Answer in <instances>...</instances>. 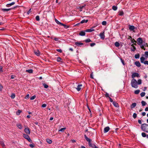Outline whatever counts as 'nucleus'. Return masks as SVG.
I'll use <instances>...</instances> for the list:
<instances>
[{
  "label": "nucleus",
  "instance_id": "obj_25",
  "mask_svg": "<svg viewBox=\"0 0 148 148\" xmlns=\"http://www.w3.org/2000/svg\"><path fill=\"white\" fill-rule=\"evenodd\" d=\"M0 144L3 148H5V145L3 141H0Z\"/></svg>",
  "mask_w": 148,
  "mask_h": 148
},
{
  "label": "nucleus",
  "instance_id": "obj_19",
  "mask_svg": "<svg viewBox=\"0 0 148 148\" xmlns=\"http://www.w3.org/2000/svg\"><path fill=\"white\" fill-rule=\"evenodd\" d=\"M136 103H132L131 106V108L132 109L134 108L136 106Z\"/></svg>",
  "mask_w": 148,
  "mask_h": 148
},
{
  "label": "nucleus",
  "instance_id": "obj_22",
  "mask_svg": "<svg viewBox=\"0 0 148 148\" xmlns=\"http://www.w3.org/2000/svg\"><path fill=\"white\" fill-rule=\"evenodd\" d=\"M145 59L143 57H141L140 58V62L141 63H143L144 62Z\"/></svg>",
  "mask_w": 148,
  "mask_h": 148
},
{
  "label": "nucleus",
  "instance_id": "obj_57",
  "mask_svg": "<svg viewBox=\"0 0 148 148\" xmlns=\"http://www.w3.org/2000/svg\"><path fill=\"white\" fill-rule=\"evenodd\" d=\"M47 106V105L46 104H43L42 106V107L43 108H45Z\"/></svg>",
  "mask_w": 148,
  "mask_h": 148
},
{
  "label": "nucleus",
  "instance_id": "obj_63",
  "mask_svg": "<svg viewBox=\"0 0 148 148\" xmlns=\"http://www.w3.org/2000/svg\"><path fill=\"white\" fill-rule=\"evenodd\" d=\"M109 99H110V101L111 102H113V101L112 100V99L110 97H109Z\"/></svg>",
  "mask_w": 148,
  "mask_h": 148
},
{
  "label": "nucleus",
  "instance_id": "obj_28",
  "mask_svg": "<svg viewBox=\"0 0 148 148\" xmlns=\"http://www.w3.org/2000/svg\"><path fill=\"white\" fill-rule=\"evenodd\" d=\"M66 129V127L62 128L60 130H58V132H64V130Z\"/></svg>",
  "mask_w": 148,
  "mask_h": 148
},
{
  "label": "nucleus",
  "instance_id": "obj_3",
  "mask_svg": "<svg viewBox=\"0 0 148 148\" xmlns=\"http://www.w3.org/2000/svg\"><path fill=\"white\" fill-rule=\"evenodd\" d=\"M141 129L143 131L148 133V124L145 123L142 124Z\"/></svg>",
  "mask_w": 148,
  "mask_h": 148
},
{
  "label": "nucleus",
  "instance_id": "obj_51",
  "mask_svg": "<svg viewBox=\"0 0 148 148\" xmlns=\"http://www.w3.org/2000/svg\"><path fill=\"white\" fill-rule=\"evenodd\" d=\"M95 45V43H90V46L91 47H92L94 46Z\"/></svg>",
  "mask_w": 148,
  "mask_h": 148
},
{
  "label": "nucleus",
  "instance_id": "obj_29",
  "mask_svg": "<svg viewBox=\"0 0 148 148\" xmlns=\"http://www.w3.org/2000/svg\"><path fill=\"white\" fill-rule=\"evenodd\" d=\"M140 45V47L141 49H143L144 50H145V48L144 47V46H145V44H143V45L141 44V45Z\"/></svg>",
  "mask_w": 148,
  "mask_h": 148
},
{
  "label": "nucleus",
  "instance_id": "obj_16",
  "mask_svg": "<svg viewBox=\"0 0 148 148\" xmlns=\"http://www.w3.org/2000/svg\"><path fill=\"white\" fill-rule=\"evenodd\" d=\"M113 104L114 105V106L118 108L119 107V104L117 103L114 101L113 102Z\"/></svg>",
  "mask_w": 148,
  "mask_h": 148
},
{
  "label": "nucleus",
  "instance_id": "obj_5",
  "mask_svg": "<svg viewBox=\"0 0 148 148\" xmlns=\"http://www.w3.org/2000/svg\"><path fill=\"white\" fill-rule=\"evenodd\" d=\"M136 77H140V76L139 74L137 73H133L132 75V77L133 79Z\"/></svg>",
  "mask_w": 148,
  "mask_h": 148
},
{
  "label": "nucleus",
  "instance_id": "obj_9",
  "mask_svg": "<svg viewBox=\"0 0 148 148\" xmlns=\"http://www.w3.org/2000/svg\"><path fill=\"white\" fill-rule=\"evenodd\" d=\"M99 36L101 39L103 40L105 37L104 32L100 33L99 34Z\"/></svg>",
  "mask_w": 148,
  "mask_h": 148
},
{
  "label": "nucleus",
  "instance_id": "obj_15",
  "mask_svg": "<svg viewBox=\"0 0 148 148\" xmlns=\"http://www.w3.org/2000/svg\"><path fill=\"white\" fill-rule=\"evenodd\" d=\"M135 65L138 67H140L141 66L140 62L139 61H136L135 62Z\"/></svg>",
  "mask_w": 148,
  "mask_h": 148
},
{
  "label": "nucleus",
  "instance_id": "obj_12",
  "mask_svg": "<svg viewBox=\"0 0 148 148\" xmlns=\"http://www.w3.org/2000/svg\"><path fill=\"white\" fill-rule=\"evenodd\" d=\"M85 32H86L85 31H81L79 32V35H80L81 36H84L86 34Z\"/></svg>",
  "mask_w": 148,
  "mask_h": 148
},
{
  "label": "nucleus",
  "instance_id": "obj_61",
  "mask_svg": "<svg viewBox=\"0 0 148 148\" xmlns=\"http://www.w3.org/2000/svg\"><path fill=\"white\" fill-rule=\"evenodd\" d=\"M2 69H3V67H2V66H0V71H1V72L3 71Z\"/></svg>",
  "mask_w": 148,
  "mask_h": 148
},
{
  "label": "nucleus",
  "instance_id": "obj_17",
  "mask_svg": "<svg viewBox=\"0 0 148 148\" xmlns=\"http://www.w3.org/2000/svg\"><path fill=\"white\" fill-rule=\"evenodd\" d=\"M15 4V2H12V3H8L6 4V6L7 7H9L11 6L14 5Z\"/></svg>",
  "mask_w": 148,
  "mask_h": 148
},
{
  "label": "nucleus",
  "instance_id": "obj_27",
  "mask_svg": "<svg viewBox=\"0 0 148 148\" xmlns=\"http://www.w3.org/2000/svg\"><path fill=\"white\" fill-rule=\"evenodd\" d=\"M17 126L20 129L22 128V125L18 123L16 124Z\"/></svg>",
  "mask_w": 148,
  "mask_h": 148
},
{
  "label": "nucleus",
  "instance_id": "obj_55",
  "mask_svg": "<svg viewBox=\"0 0 148 148\" xmlns=\"http://www.w3.org/2000/svg\"><path fill=\"white\" fill-rule=\"evenodd\" d=\"M105 96H106V97H108V98H109V97H110L109 96V95L108 93H106L105 95Z\"/></svg>",
  "mask_w": 148,
  "mask_h": 148
},
{
  "label": "nucleus",
  "instance_id": "obj_8",
  "mask_svg": "<svg viewBox=\"0 0 148 148\" xmlns=\"http://www.w3.org/2000/svg\"><path fill=\"white\" fill-rule=\"evenodd\" d=\"M82 84H78L76 88H75L77 90V91H79L81 88V87L82 86Z\"/></svg>",
  "mask_w": 148,
  "mask_h": 148
},
{
  "label": "nucleus",
  "instance_id": "obj_20",
  "mask_svg": "<svg viewBox=\"0 0 148 148\" xmlns=\"http://www.w3.org/2000/svg\"><path fill=\"white\" fill-rule=\"evenodd\" d=\"M11 9V8L2 9V10L4 12H6L10 10Z\"/></svg>",
  "mask_w": 148,
  "mask_h": 148
},
{
  "label": "nucleus",
  "instance_id": "obj_32",
  "mask_svg": "<svg viewBox=\"0 0 148 148\" xmlns=\"http://www.w3.org/2000/svg\"><path fill=\"white\" fill-rule=\"evenodd\" d=\"M142 106H144L146 105L147 104L144 101H141V102Z\"/></svg>",
  "mask_w": 148,
  "mask_h": 148
},
{
  "label": "nucleus",
  "instance_id": "obj_4",
  "mask_svg": "<svg viewBox=\"0 0 148 148\" xmlns=\"http://www.w3.org/2000/svg\"><path fill=\"white\" fill-rule=\"evenodd\" d=\"M23 137L25 138V139L27 140L29 142H32V140L30 138L29 136L28 135V134H23Z\"/></svg>",
  "mask_w": 148,
  "mask_h": 148
},
{
  "label": "nucleus",
  "instance_id": "obj_35",
  "mask_svg": "<svg viewBox=\"0 0 148 148\" xmlns=\"http://www.w3.org/2000/svg\"><path fill=\"white\" fill-rule=\"evenodd\" d=\"M140 92V90H136L134 91V93L136 94H138Z\"/></svg>",
  "mask_w": 148,
  "mask_h": 148
},
{
  "label": "nucleus",
  "instance_id": "obj_56",
  "mask_svg": "<svg viewBox=\"0 0 148 148\" xmlns=\"http://www.w3.org/2000/svg\"><path fill=\"white\" fill-rule=\"evenodd\" d=\"M56 51L60 53H62V51L61 49H56Z\"/></svg>",
  "mask_w": 148,
  "mask_h": 148
},
{
  "label": "nucleus",
  "instance_id": "obj_58",
  "mask_svg": "<svg viewBox=\"0 0 148 148\" xmlns=\"http://www.w3.org/2000/svg\"><path fill=\"white\" fill-rule=\"evenodd\" d=\"M56 23H57L58 24H60V25H62V23L60 22H59L58 21H57L56 22Z\"/></svg>",
  "mask_w": 148,
  "mask_h": 148
},
{
  "label": "nucleus",
  "instance_id": "obj_64",
  "mask_svg": "<svg viewBox=\"0 0 148 148\" xmlns=\"http://www.w3.org/2000/svg\"><path fill=\"white\" fill-rule=\"evenodd\" d=\"M142 114L143 116H145L146 115V113L145 112H143L142 113Z\"/></svg>",
  "mask_w": 148,
  "mask_h": 148
},
{
  "label": "nucleus",
  "instance_id": "obj_13",
  "mask_svg": "<svg viewBox=\"0 0 148 148\" xmlns=\"http://www.w3.org/2000/svg\"><path fill=\"white\" fill-rule=\"evenodd\" d=\"M132 47L130 49L131 51H135L136 50V47L134 46L133 44H132L131 45Z\"/></svg>",
  "mask_w": 148,
  "mask_h": 148
},
{
  "label": "nucleus",
  "instance_id": "obj_11",
  "mask_svg": "<svg viewBox=\"0 0 148 148\" xmlns=\"http://www.w3.org/2000/svg\"><path fill=\"white\" fill-rule=\"evenodd\" d=\"M110 130V128L109 127H106L104 128V133L108 132Z\"/></svg>",
  "mask_w": 148,
  "mask_h": 148
},
{
  "label": "nucleus",
  "instance_id": "obj_50",
  "mask_svg": "<svg viewBox=\"0 0 148 148\" xmlns=\"http://www.w3.org/2000/svg\"><path fill=\"white\" fill-rule=\"evenodd\" d=\"M3 86H2L1 84H0V91H1L3 88Z\"/></svg>",
  "mask_w": 148,
  "mask_h": 148
},
{
  "label": "nucleus",
  "instance_id": "obj_59",
  "mask_svg": "<svg viewBox=\"0 0 148 148\" xmlns=\"http://www.w3.org/2000/svg\"><path fill=\"white\" fill-rule=\"evenodd\" d=\"M29 94H27L26 96L25 97V99H27L29 97Z\"/></svg>",
  "mask_w": 148,
  "mask_h": 148
},
{
  "label": "nucleus",
  "instance_id": "obj_31",
  "mask_svg": "<svg viewBox=\"0 0 148 148\" xmlns=\"http://www.w3.org/2000/svg\"><path fill=\"white\" fill-rule=\"evenodd\" d=\"M114 45L116 47H118L120 46V44L118 42H116L114 43Z\"/></svg>",
  "mask_w": 148,
  "mask_h": 148
},
{
  "label": "nucleus",
  "instance_id": "obj_45",
  "mask_svg": "<svg viewBox=\"0 0 148 148\" xmlns=\"http://www.w3.org/2000/svg\"><path fill=\"white\" fill-rule=\"evenodd\" d=\"M107 23L106 21H103L102 22V24L103 25H106Z\"/></svg>",
  "mask_w": 148,
  "mask_h": 148
},
{
  "label": "nucleus",
  "instance_id": "obj_38",
  "mask_svg": "<svg viewBox=\"0 0 148 148\" xmlns=\"http://www.w3.org/2000/svg\"><path fill=\"white\" fill-rule=\"evenodd\" d=\"M15 97V95L14 93H12L11 95V97L12 99H14Z\"/></svg>",
  "mask_w": 148,
  "mask_h": 148
},
{
  "label": "nucleus",
  "instance_id": "obj_37",
  "mask_svg": "<svg viewBox=\"0 0 148 148\" xmlns=\"http://www.w3.org/2000/svg\"><path fill=\"white\" fill-rule=\"evenodd\" d=\"M145 55L146 58H148V51H146L145 52Z\"/></svg>",
  "mask_w": 148,
  "mask_h": 148
},
{
  "label": "nucleus",
  "instance_id": "obj_30",
  "mask_svg": "<svg viewBox=\"0 0 148 148\" xmlns=\"http://www.w3.org/2000/svg\"><path fill=\"white\" fill-rule=\"evenodd\" d=\"M62 25L64 26V28L66 29L68 28L69 27V26L63 23L62 24Z\"/></svg>",
  "mask_w": 148,
  "mask_h": 148
},
{
  "label": "nucleus",
  "instance_id": "obj_41",
  "mask_svg": "<svg viewBox=\"0 0 148 148\" xmlns=\"http://www.w3.org/2000/svg\"><path fill=\"white\" fill-rule=\"evenodd\" d=\"M139 57L140 55L139 54H136L135 56V57L136 59L139 58Z\"/></svg>",
  "mask_w": 148,
  "mask_h": 148
},
{
  "label": "nucleus",
  "instance_id": "obj_40",
  "mask_svg": "<svg viewBox=\"0 0 148 148\" xmlns=\"http://www.w3.org/2000/svg\"><path fill=\"white\" fill-rule=\"evenodd\" d=\"M145 92H141L140 93V96L141 97H143L144 96H145Z\"/></svg>",
  "mask_w": 148,
  "mask_h": 148
},
{
  "label": "nucleus",
  "instance_id": "obj_44",
  "mask_svg": "<svg viewBox=\"0 0 148 148\" xmlns=\"http://www.w3.org/2000/svg\"><path fill=\"white\" fill-rule=\"evenodd\" d=\"M142 136L143 137H145L146 136V134L144 132H143L141 134Z\"/></svg>",
  "mask_w": 148,
  "mask_h": 148
},
{
  "label": "nucleus",
  "instance_id": "obj_14",
  "mask_svg": "<svg viewBox=\"0 0 148 148\" xmlns=\"http://www.w3.org/2000/svg\"><path fill=\"white\" fill-rule=\"evenodd\" d=\"M129 29L131 31H133L135 29V27L133 25H130Z\"/></svg>",
  "mask_w": 148,
  "mask_h": 148
},
{
  "label": "nucleus",
  "instance_id": "obj_48",
  "mask_svg": "<svg viewBox=\"0 0 148 148\" xmlns=\"http://www.w3.org/2000/svg\"><path fill=\"white\" fill-rule=\"evenodd\" d=\"M133 117L134 119L136 118L137 117L136 114L135 113H134L133 114Z\"/></svg>",
  "mask_w": 148,
  "mask_h": 148
},
{
  "label": "nucleus",
  "instance_id": "obj_52",
  "mask_svg": "<svg viewBox=\"0 0 148 148\" xmlns=\"http://www.w3.org/2000/svg\"><path fill=\"white\" fill-rule=\"evenodd\" d=\"M120 60H121V61L122 63V64H123V65H124L125 63H124V60H123L121 58Z\"/></svg>",
  "mask_w": 148,
  "mask_h": 148
},
{
  "label": "nucleus",
  "instance_id": "obj_49",
  "mask_svg": "<svg viewBox=\"0 0 148 148\" xmlns=\"http://www.w3.org/2000/svg\"><path fill=\"white\" fill-rule=\"evenodd\" d=\"M21 112V110H18V111L16 112V114L17 115H19Z\"/></svg>",
  "mask_w": 148,
  "mask_h": 148
},
{
  "label": "nucleus",
  "instance_id": "obj_60",
  "mask_svg": "<svg viewBox=\"0 0 148 148\" xmlns=\"http://www.w3.org/2000/svg\"><path fill=\"white\" fill-rule=\"evenodd\" d=\"M29 146L31 148H33L34 147V145L33 144H31L29 145Z\"/></svg>",
  "mask_w": 148,
  "mask_h": 148
},
{
  "label": "nucleus",
  "instance_id": "obj_46",
  "mask_svg": "<svg viewBox=\"0 0 148 148\" xmlns=\"http://www.w3.org/2000/svg\"><path fill=\"white\" fill-rule=\"evenodd\" d=\"M36 19L37 21H39L40 20V17L39 16H37L36 17Z\"/></svg>",
  "mask_w": 148,
  "mask_h": 148
},
{
  "label": "nucleus",
  "instance_id": "obj_47",
  "mask_svg": "<svg viewBox=\"0 0 148 148\" xmlns=\"http://www.w3.org/2000/svg\"><path fill=\"white\" fill-rule=\"evenodd\" d=\"M36 98V96L35 95H34L30 98V99L31 100H32L35 99V98Z\"/></svg>",
  "mask_w": 148,
  "mask_h": 148
},
{
  "label": "nucleus",
  "instance_id": "obj_10",
  "mask_svg": "<svg viewBox=\"0 0 148 148\" xmlns=\"http://www.w3.org/2000/svg\"><path fill=\"white\" fill-rule=\"evenodd\" d=\"M75 45L77 46L80 47L83 45V43L79 42H76L75 43Z\"/></svg>",
  "mask_w": 148,
  "mask_h": 148
},
{
  "label": "nucleus",
  "instance_id": "obj_39",
  "mask_svg": "<svg viewBox=\"0 0 148 148\" xmlns=\"http://www.w3.org/2000/svg\"><path fill=\"white\" fill-rule=\"evenodd\" d=\"M43 85L45 88H47L48 87V85L45 84H43Z\"/></svg>",
  "mask_w": 148,
  "mask_h": 148
},
{
  "label": "nucleus",
  "instance_id": "obj_43",
  "mask_svg": "<svg viewBox=\"0 0 148 148\" xmlns=\"http://www.w3.org/2000/svg\"><path fill=\"white\" fill-rule=\"evenodd\" d=\"M61 60V58L59 57H58L57 58V61L58 62H60Z\"/></svg>",
  "mask_w": 148,
  "mask_h": 148
},
{
  "label": "nucleus",
  "instance_id": "obj_7",
  "mask_svg": "<svg viewBox=\"0 0 148 148\" xmlns=\"http://www.w3.org/2000/svg\"><path fill=\"white\" fill-rule=\"evenodd\" d=\"M25 132L27 134H29L30 133L29 129L28 127L24 129Z\"/></svg>",
  "mask_w": 148,
  "mask_h": 148
},
{
  "label": "nucleus",
  "instance_id": "obj_62",
  "mask_svg": "<svg viewBox=\"0 0 148 148\" xmlns=\"http://www.w3.org/2000/svg\"><path fill=\"white\" fill-rule=\"evenodd\" d=\"M90 77L92 79H93V75L92 73L90 75Z\"/></svg>",
  "mask_w": 148,
  "mask_h": 148
},
{
  "label": "nucleus",
  "instance_id": "obj_1",
  "mask_svg": "<svg viewBox=\"0 0 148 148\" xmlns=\"http://www.w3.org/2000/svg\"><path fill=\"white\" fill-rule=\"evenodd\" d=\"M141 84V79H139L137 82L136 79H133L131 80V84L132 87L136 88L138 87V85H140Z\"/></svg>",
  "mask_w": 148,
  "mask_h": 148
},
{
  "label": "nucleus",
  "instance_id": "obj_33",
  "mask_svg": "<svg viewBox=\"0 0 148 148\" xmlns=\"http://www.w3.org/2000/svg\"><path fill=\"white\" fill-rule=\"evenodd\" d=\"M117 7L116 6L113 5L112 7V9L114 10H117Z\"/></svg>",
  "mask_w": 148,
  "mask_h": 148
},
{
  "label": "nucleus",
  "instance_id": "obj_53",
  "mask_svg": "<svg viewBox=\"0 0 148 148\" xmlns=\"http://www.w3.org/2000/svg\"><path fill=\"white\" fill-rule=\"evenodd\" d=\"M143 63H144V64H145L148 65V61H145L143 62Z\"/></svg>",
  "mask_w": 148,
  "mask_h": 148
},
{
  "label": "nucleus",
  "instance_id": "obj_21",
  "mask_svg": "<svg viewBox=\"0 0 148 148\" xmlns=\"http://www.w3.org/2000/svg\"><path fill=\"white\" fill-rule=\"evenodd\" d=\"M26 72L28 73H33V71L32 69H30L29 70H26L25 71Z\"/></svg>",
  "mask_w": 148,
  "mask_h": 148
},
{
  "label": "nucleus",
  "instance_id": "obj_54",
  "mask_svg": "<svg viewBox=\"0 0 148 148\" xmlns=\"http://www.w3.org/2000/svg\"><path fill=\"white\" fill-rule=\"evenodd\" d=\"M32 10V9L31 8L27 12V14H29V13L31 12V11H32V10Z\"/></svg>",
  "mask_w": 148,
  "mask_h": 148
},
{
  "label": "nucleus",
  "instance_id": "obj_26",
  "mask_svg": "<svg viewBox=\"0 0 148 148\" xmlns=\"http://www.w3.org/2000/svg\"><path fill=\"white\" fill-rule=\"evenodd\" d=\"M46 141L49 144L51 143L52 142V141L49 138H47L46 139Z\"/></svg>",
  "mask_w": 148,
  "mask_h": 148
},
{
  "label": "nucleus",
  "instance_id": "obj_36",
  "mask_svg": "<svg viewBox=\"0 0 148 148\" xmlns=\"http://www.w3.org/2000/svg\"><path fill=\"white\" fill-rule=\"evenodd\" d=\"M85 41L86 42L88 43V42H91L92 41L90 39L88 38V39H87L86 40H85Z\"/></svg>",
  "mask_w": 148,
  "mask_h": 148
},
{
  "label": "nucleus",
  "instance_id": "obj_42",
  "mask_svg": "<svg viewBox=\"0 0 148 148\" xmlns=\"http://www.w3.org/2000/svg\"><path fill=\"white\" fill-rule=\"evenodd\" d=\"M124 14L123 11H120L119 13V15L120 16H122Z\"/></svg>",
  "mask_w": 148,
  "mask_h": 148
},
{
  "label": "nucleus",
  "instance_id": "obj_24",
  "mask_svg": "<svg viewBox=\"0 0 148 148\" xmlns=\"http://www.w3.org/2000/svg\"><path fill=\"white\" fill-rule=\"evenodd\" d=\"M94 29H87L85 30L86 32H90L94 31Z\"/></svg>",
  "mask_w": 148,
  "mask_h": 148
},
{
  "label": "nucleus",
  "instance_id": "obj_23",
  "mask_svg": "<svg viewBox=\"0 0 148 148\" xmlns=\"http://www.w3.org/2000/svg\"><path fill=\"white\" fill-rule=\"evenodd\" d=\"M34 53L36 55L38 56L40 55V52L38 50H37V51H34Z\"/></svg>",
  "mask_w": 148,
  "mask_h": 148
},
{
  "label": "nucleus",
  "instance_id": "obj_34",
  "mask_svg": "<svg viewBox=\"0 0 148 148\" xmlns=\"http://www.w3.org/2000/svg\"><path fill=\"white\" fill-rule=\"evenodd\" d=\"M131 41L132 43H133L135 45H136V41L134 39H132Z\"/></svg>",
  "mask_w": 148,
  "mask_h": 148
},
{
  "label": "nucleus",
  "instance_id": "obj_6",
  "mask_svg": "<svg viewBox=\"0 0 148 148\" xmlns=\"http://www.w3.org/2000/svg\"><path fill=\"white\" fill-rule=\"evenodd\" d=\"M137 44L138 45H141L142 44L143 40L141 38L139 37L137 39Z\"/></svg>",
  "mask_w": 148,
  "mask_h": 148
},
{
  "label": "nucleus",
  "instance_id": "obj_2",
  "mask_svg": "<svg viewBox=\"0 0 148 148\" xmlns=\"http://www.w3.org/2000/svg\"><path fill=\"white\" fill-rule=\"evenodd\" d=\"M84 136L86 140L88 142L89 146L92 148H94L96 145L91 143V140L88 138L86 134L84 135Z\"/></svg>",
  "mask_w": 148,
  "mask_h": 148
},
{
  "label": "nucleus",
  "instance_id": "obj_18",
  "mask_svg": "<svg viewBox=\"0 0 148 148\" xmlns=\"http://www.w3.org/2000/svg\"><path fill=\"white\" fill-rule=\"evenodd\" d=\"M88 20H85V19H83L82 20L79 24H82L84 23H87L88 22Z\"/></svg>",
  "mask_w": 148,
  "mask_h": 148
}]
</instances>
